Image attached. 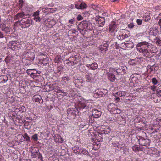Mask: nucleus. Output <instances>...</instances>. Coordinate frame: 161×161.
<instances>
[{
	"label": "nucleus",
	"mask_w": 161,
	"mask_h": 161,
	"mask_svg": "<svg viewBox=\"0 0 161 161\" xmlns=\"http://www.w3.org/2000/svg\"><path fill=\"white\" fill-rule=\"evenodd\" d=\"M149 44V42L144 41L138 43L136 46L137 51L140 53H142L143 56L146 58L152 57L155 53L151 50Z\"/></svg>",
	"instance_id": "f257e3e1"
},
{
	"label": "nucleus",
	"mask_w": 161,
	"mask_h": 161,
	"mask_svg": "<svg viewBox=\"0 0 161 161\" xmlns=\"http://www.w3.org/2000/svg\"><path fill=\"white\" fill-rule=\"evenodd\" d=\"M92 24L89 20H85L81 22L77 25V29L80 33L84 35L87 30L92 31L93 30Z\"/></svg>",
	"instance_id": "f03ea898"
},
{
	"label": "nucleus",
	"mask_w": 161,
	"mask_h": 161,
	"mask_svg": "<svg viewBox=\"0 0 161 161\" xmlns=\"http://www.w3.org/2000/svg\"><path fill=\"white\" fill-rule=\"evenodd\" d=\"M19 24L22 28H27L32 24V20L29 18H23L19 21Z\"/></svg>",
	"instance_id": "7ed1b4c3"
},
{
	"label": "nucleus",
	"mask_w": 161,
	"mask_h": 161,
	"mask_svg": "<svg viewBox=\"0 0 161 161\" xmlns=\"http://www.w3.org/2000/svg\"><path fill=\"white\" fill-rule=\"evenodd\" d=\"M31 153L32 158H35L38 157V158L42 160L43 158L42 154L39 152L38 148L35 147H32L31 150Z\"/></svg>",
	"instance_id": "20e7f679"
},
{
	"label": "nucleus",
	"mask_w": 161,
	"mask_h": 161,
	"mask_svg": "<svg viewBox=\"0 0 161 161\" xmlns=\"http://www.w3.org/2000/svg\"><path fill=\"white\" fill-rule=\"evenodd\" d=\"M78 110L76 108H69L67 110V117L69 119H73L77 113Z\"/></svg>",
	"instance_id": "39448f33"
},
{
	"label": "nucleus",
	"mask_w": 161,
	"mask_h": 161,
	"mask_svg": "<svg viewBox=\"0 0 161 161\" xmlns=\"http://www.w3.org/2000/svg\"><path fill=\"white\" fill-rule=\"evenodd\" d=\"M109 72L106 73L108 78L111 82H114L116 79V77L114 74L116 71V69L115 68H110L109 69Z\"/></svg>",
	"instance_id": "423d86ee"
},
{
	"label": "nucleus",
	"mask_w": 161,
	"mask_h": 161,
	"mask_svg": "<svg viewBox=\"0 0 161 161\" xmlns=\"http://www.w3.org/2000/svg\"><path fill=\"white\" fill-rule=\"evenodd\" d=\"M95 20L99 27H103L105 24V19L104 17L97 16L95 18Z\"/></svg>",
	"instance_id": "0eeeda50"
},
{
	"label": "nucleus",
	"mask_w": 161,
	"mask_h": 161,
	"mask_svg": "<svg viewBox=\"0 0 161 161\" xmlns=\"http://www.w3.org/2000/svg\"><path fill=\"white\" fill-rule=\"evenodd\" d=\"M110 42L107 41L103 43L99 47V49L102 53V52H106L108 50Z\"/></svg>",
	"instance_id": "6e6552de"
},
{
	"label": "nucleus",
	"mask_w": 161,
	"mask_h": 161,
	"mask_svg": "<svg viewBox=\"0 0 161 161\" xmlns=\"http://www.w3.org/2000/svg\"><path fill=\"white\" fill-rule=\"evenodd\" d=\"M139 144L142 146H148L150 145L151 141L147 139H144L142 137L139 140Z\"/></svg>",
	"instance_id": "1a4fd4ad"
},
{
	"label": "nucleus",
	"mask_w": 161,
	"mask_h": 161,
	"mask_svg": "<svg viewBox=\"0 0 161 161\" xmlns=\"http://www.w3.org/2000/svg\"><path fill=\"white\" fill-rule=\"evenodd\" d=\"M29 16V14H25L24 12L21 13H18L15 16V19L18 20L17 22L19 23V21L20 20L21 18H25V17H27Z\"/></svg>",
	"instance_id": "9d476101"
},
{
	"label": "nucleus",
	"mask_w": 161,
	"mask_h": 161,
	"mask_svg": "<svg viewBox=\"0 0 161 161\" xmlns=\"http://www.w3.org/2000/svg\"><path fill=\"white\" fill-rule=\"evenodd\" d=\"M127 68L126 66H120L119 68L116 69V71L117 73V75H124L126 73V69Z\"/></svg>",
	"instance_id": "9b49d317"
},
{
	"label": "nucleus",
	"mask_w": 161,
	"mask_h": 161,
	"mask_svg": "<svg viewBox=\"0 0 161 161\" xmlns=\"http://www.w3.org/2000/svg\"><path fill=\"white\" fill-rule=\"evenodd\" d=\"M18 42L17 41H12L8 44V46L13 50H14L18 48V47L16 45Z\"/></svg>",
	"instance_id": "f8f14e48"
},
{
	"label": "nucleus",
	"mask_w": 161,
	"mask_h": 161,
	"mask_svg": "<svg viewBox=\"0 0 161 161\" xmlns=\"http://www.w3.org/2000/svg\"><path fill=\"white\" fill-rule=\"evenodd\" d=\"M117 106L113 103H111L108 105L107 107V109L112 113L113 114V112L115 111Z\"/></svg>",
	"instance_id": "ddd939ff"
},
{
	"label": "nucleus",
	"mask_w": 161,
	"mask_h": 161,
	"mask_svg": "<svg viewBox=\"0 0 161 161\" xmlns=\"http://www.w3.org/2000/svg\"><path fill=\"white\" fill-rule=\"evenodd\" d=\"M93 59L92 58L86 57L84 61V64L88 68H89L90 64L93 62Z\"/></svg>",
	"instance_id": "4468645a"
},
{
	"label": "nucleus",
	"mask_w": 161,
	"mask_h": 161,
	"mask_svg": "<svg viewBox=\"0 0 161 161\" xmlns=\"http://www.w3.org/2000/svg\"><path fill=\"white\" fill-rule=\"evenodd\" d=\"M34 53H31V57H29L28 58L26 57L27 58L25 59L26 61L25 62V63L26 64V65H29L33 62L34 59Z\"/></svg>",
	"instance_id": "2eb2a0df"
},
{
	"label": "nucleus",
	"mask_w": 161,
	"mask_h": 161,
	"mask_svg": "<svg viewBox=\"0 0 161 161\" xmlns=\"http://www.w3.org/2000/svg\"><path fill=\"white\" fill-rule=\"evenodd\" d=\"M33 100L36 102H39L40 103H43V100L39 95H34L33 97Z\"/></svg>",
	"instance_id": "dca6fc26"
},
{
	"label": "nucleus",
	"mask_w": 161,
	"mask_h": 161,
	"mask_svg": "<svg viewBox=\"0 0 161 161\" xmlns=\"http://www.w3.org/2000/svg\"><path fill=\"white\" fill-rule=\"evenodd\" d=\"M101 112L97 109H94L92 110V115L95 118L99 117L101 115Z\"/></svg>",
	"instance_id": "f3484780"
},
{
	"label": "nucleus",
	"mask_w": 161,
	"mask_h": 161,
	"mask_svg": "<svg viewBox=\"0 0 161 161\" xmlns=\"http://www.w3.org/2000/svg\"><path fill=\"white\" fill-rule=\"evenodd\" d=\"M117 28V25L115 24V22H113L109 25V30L111 32H113Z\"/></svg>",
	"instance_id": "a211bd4d"
},
{
	"label": "nucleus",
	"mask_w": 161,
	"mask_h": 161,
	"mask_svg": "<svg viewBox=\"0 0 161 161\" xmlns=\"http://www.w3.org/2000/svg\"><path fill=\"white\" fill-rule=\"evenodd\" d=\"M72 58L70 60L71 65L75 64L78 62L79 58L76 57V55L71 56Z\"/></svg>",
	"instance_id": "6ab92c4d"
},
{
	"label": "nucleus",
	"mask_w": 161,
	"mask_h": 161,
	"mask_svg": "<svg viewBox=\"0 0 161 161\" xmlns=\"http://www.w3.org/2000/svg\"><path fill=\"white\" fill-rule=\"evenodd\" d=\"M73 82L75 85V86H77L80 84L82 85V84L83 83V80L82 79H76L73 81Z\"/></svg>",
	"instance_id": "aec40b11"
},
{
	"label": "nucleus",
	"mask_w": 161,
	"mask_h": 161,
	"mask_svg": "<svg viewBox=\"0 0 161 161\" xmlns=\"http://www.w3.org/2000/svg\"><path fill=\"white\" fill-rule=\"evenodd\" d=\"M132 148L134 151H142L143 150V147H140L138 145H135L132 147Z\"/></svg>",
	"instance_id": "412c9836"
},
{
	"label": "nucleus",
	"mask_w": 161,
	"mask_h": 161,
	"mask_svg": "<svg viewBox=\"0 0 161 161\" xmlns=\"http://www.w3.org/2000/svg\"><path fill=\"white\" fill-rule=\"evenodd\" d=\"M79 106L80 110L87 109L88 108L86 103L85 102H80Z\"/></svg>",
	"instance_id": "4be33fe9"
},
{
	"label": "nucleus",
	"mask_w": 161,
	"mask_h": 161,
	"mask_svg": "<svg viewBox=\"0 0 161 161\" xmlns=\"http://www.w3.org/2000/svg\"><path fill=\"white\" fill-rule=\"evenodd\" d=\"M103 96L100 90H97L95 91L94 94V97L96 98L102 97Z\"/></svg>",
	"instance_id": "5701e85b"
},
{
	"label": "nucleus",
	"mask_w": 161,
	"mask_h": 161,
	"mask_svg": "<svg viewBox=\"0 0 161 161\" xmlns=\"http://www.w3.org/2000/svg\"><path fill=\"white\" fill-rule=\"evenodd\" d=\"M98 67L97 64L95 62L93 63V62L90 64L89 69L92 70H95L97 69Z\"/></svg>",
	"instance_id": "b1692460"
},
{
	"label": "nucleus",
	"mask_w": 161,
	"mask_h": 161,
	"mask_svg": "<svg viewBox=\"0 0 161 161\" xmlns=\"http://www.w3.org/2000/svg\"><path fill=\"white\" fill-rule=\"evenodd\" d=\"M111 131V130L109 128H107L106 129H105L104 130H101L99 134L101 135L104 134H108Z\"/></svg>",
	"instance_id": "393cba45"
},
{
	"label": "nucleus",
	"mask_w": 161,
	"mask_h": 161,
	"mask_svg": "<svg viewBox=\"0 0 161 161\" xmlns=\"http://www.w3.org/2000/svg\"><path fill=\"white\" fill-rule=\"evenodd\" d=\"M54 84H53L52 85H47L46 86V89L47 90V91H51L54 89Z\"/></svg>",
	"instance_id": "a878e982"
},
{
	"label": "nucleus",
	"mask_w": 161,
	"mask_h": 161,
	"mask_svg": "<svg viewBox=\"0 0 161 161\" xmlns=\"http://www.w3.org/2000/svg\"><path fill=\"white\" fill-rule=\"evenodd\" d=\"M0 79L2 80L1 82H3L4 83L6 82L8 80L7 76L6 75H3L0 76Z\"/></svg>",
	"instance_id": "bb28decb"
},
{
	"label": "nucleus",
	"mask_w": 161,
	"mask_h": 161,
	"mask_svg": "<svg viewBox=\"0 0 161 161\" xmlns=\"http://www.w3.org/2000/svg\"><path fill=\"white\" fill-rule=\"evenodd\" d=\"M33 70L28 69L27 70V73L29 75H30L31 77L32 78H34V75L36 74V73H34V72H32V71Z\"/></svg>",
	"instance_id": "cd10ccee"
},
{
	"label": "nucleus",
	"mask_w": 161,
	"mask_h": 161,
	"mask_svg": "<svg viewBox=\"0 0 161 161\" xmlns=\"http://www.w3.org/2000/svg\"><path fill=\"white\" fill-rule=\"evenodd\" d=\"M126 92L125 91H119L117 93V95L120 97L125 96L126 95Z\"/></svg>",
	"instance_id": "c85d7f7f"
},
{
	"label": "nucleus",
	"mask_w": 161,
	"mask_h": 161,
	"mask_svg": "<svg viewBox=\"0 0 161 161\" xmlns=\"http://www.w3.org/2000/svg\"><path fill=\"white\" fill-rule=\"evenodd\" d=\"M48 62V58L46 57V58H44L41 61V62L44 65H46Z\"/></svg>",
	"instance_id": "c756f323"
},
{
	"label": "nucleus",
	"mask_w": 161,
	"mask_h": 161,
	"mask_svg": "<svg viewBox=\"0 0 161 161\" xmlns=\"http://www.w3.org/2000/svg\"><path fill=\"white\" fill-rule=\"evenodd\" d=\"M53 9V8H43L42 9V11L46 13H48L49 12H52L51 10Z\"/></svg>",
	"instance_id": "7c9ffc66"
},
{
	"label": "nucleus",
	"mask_w": 161,
	"mask_h": 161,
	"mask_svg": "<svg viewBox=\"0 0 161 161\" xmlns=\"http://www.w3.org/2000/svg\"><path fill=\"white\" fill-rule=\"evenodd\" d=\"M80 148H79L78 146H75V147L73 148V150L74 151H75V153H78V154H79V153H80V151H81V149H80Z\"/></svg>",
	"instance_id": "2f4dec72"
},
{
	"label": "nucleus",
	"mask_w": 161,
	"mask_h": 161,
	"mask_svg": "<svg viewBox=\"0 0 161 161\" xmlns=\"http://www.w3.org/2000/svg\"><path fill=\"white\" fill-rule=\"evenodd\" d=\"M138 62V61H137L136 59L130 60L128 62L129 64L131 65H134L137 63Z\"/></svg>",
	"instance_id": "473e14b6"
},
{
	"label": "nucleus",
	"mask_w": 161,
	"mask_h": 161,
	"mask_svg": "<svg viewBox=\"0 0 161 161\" xmlns=\"http://www.w3.org/2000/svg\"><path fill=\"white\" fill-rule=\"evenodd\" d=\"M94 118H95V117H94V116L92 114V115L89 116V118L87 119V120L90 123H92L94 121Z\"/></svg>",
	"instance_id": "72a5a7b5"
},
{
	"label": "nucleus",
	"mask_w": 161,
	"mask_h": 161,
	"mask_svg": "<svg viewBox=\"0 0 161 161\" xmlns=\"http://www.w3.org/2000/svg\"><path fill=\"white\" fill-rule=\"evenodd\" d=\"M20 136H23L24 139H25V140L27 142H30V137L28 136V134L27 133H25L24 134V135H20Z\"/></svg>",
	"instance_id": "f704fd0d"
},
{
	"label": "nucleus",
	"mask_w": 161,
	"mask_h": 161,
	"mask_svg": "<svg viewBox=\"0 0 161 161\" xmlns=\"http://www.w3.org/2000/svg\"><path fill=\"white\" fill-rule=\"evenodd\" d=\"M89 154L88 152V151L85 149H83L81 150L80 153H79L80 154H82L84 155H88Z\"/></svg>",
	"instance_id": "c9c22d12"
},
{
	"label": "nucleus",
	"mask_w": 161,
	"mask_h": 161,
	"mask_svg": "<svg viewBox=\"0 0 161 161\" xmlns=\"http://www.w3.org/2000/svg\"><path fill=\"white\" fill-rule=\"evenodd\" d=\"M156 94L161 97V86L158 87L156 90Z\"/></svg>",
	"instance_id": "e433bc0d"
},
{
	"label": "nucleus",
	"mask_w": 161,
	"mask_h": 161,
	"mask_svg": "<svg viewBox=\"0 0 161 161\" xmlns=\"http://www.w3.org/2000/svg\"><path fill=\"white\" fill-rule=\"evenodd\" d=\"M154 66V65L153 66H151L150 65H149L147 66V71H148L149 70V72H151V71L153 70V67Z\"/></svg>",
	"instance_id": "4c0bfd02"
},
{
	"label": "nucleus",
	"mask_w": 161,
	"mask_h": 161,
	"mask_svg": "<svg viewBox=\"0 0 161 161\" xmlns=\"http://www.w3.org/2000/svg\"><path fill=\"white\" fill-rule=\"evenodd\" d=\"M86 5L84 3H81L79 5V7L80 8V9H85L86 8Z\"/></svg>",
	"instance_id": "58836bf2"
},
{
	"label": "nucleus",
	"mask_w": 161,
	"mask_h": 161,
	"mask_svg": "<svg viewBox=\"0 0 161 161\" xmlns=\"http://www.w3.org/2000/svg\"><path fill=\"white\" fill-rule=\"evenodd\" d=\"M143 19L146 22H147L150 19V16L149 15H144L143 16Z\"/></svg>",
	"instance_id": "ea45409f"
},
{
	"label": "nucleus",
	"mask_w": 161,
	"mask_h": 161,
	"mask_svg": "<svg viewBox=\"0 0 161 161\" xmlns=\"http://www.w3.org/2000/svg\"><path fill=\"white\" fill-rule=\"evenodd\" d=\"M152 82L154 85H157L158 83L157 80L155 78H153L151 79Z\"/></svg>",
	"instance_id": "a19ab883"
},
{
	"label": "nucleus",
	"mask_w": 161,
	"mask_h": 161,
	"mask_svg": "<svg viewBox=\"0 0 161 161\" xmlns=\"http://www.w3.org/2000/svg\"><path fill=\"white\" fill-rule=\"evenodd\" d=\"M101 93L102 94L103 96V95H105L108 92V91L106 89H102L101 90H100Z\"/></svg>",
	"instance_id": "79ce46f5"
},
{
	"label": "nucleus",
	"mask_w": 161,
	"mask_h": 161,
	"mask_svg": "<svg viewBox=\"0 0 161 161\" xmlns=\"http://www.w3.org/2000/svg\"><path fill=\"white\" fill-rule=\"evenodd\" d=\"M32 138L35 141H37L38 139L37 134H35L33 135L32 136Z\"/></svg>",
	"instance_id": "37998d69"
},
{
	"label": "nucleus",
	"mask_w": 161,
	"mask_h": 161,
	"mask_svg": "<svg viewBox=\"0 0 161 161\" xmlns=\"http://www.w3.org/2000/svg\"><path fill=\"white\" fill-rule=\"evenodd\" d=\"M26 108L24 106H22L19 108V110L21 112L24 113L26 111Z\"/></svg>",
	"instance_id": "c03bdc74"
},
{
	"label": "nucleus",
	"mask_w": 161,
	"mask_h": 161,
	"mask_svg": "<svg viewBox=\"0 0 161 161\" xmlns=\"http://www.w3.org/2000/svg\"><path fill=\"white\" fill-rule=\"evenodd\" d=\"M58 92L63 93V96H66L68 94L66 92H64V90H58Z\"/></svg>",
	"instance_id": "a18cd8bd"
},
{
	"label": "nucleus",
	"mask_w": 161,
	"mask_h": 161,
	"mask_svg": "<svg viewBox=\"0 0 161 161\" xmlns=\"http://www.w3.org/2000/svg\"><path fill=\"white\" fill-rule=\"evenodd\" d=\"M86 81L87 82H91L92 80V77L90 75H86Z\"/></svg>",
	"instance_id": "49530a36"
},
{
	"label": "nucleus",
	"mask_w": 161,
	"mask_h": 161,
	"mask_svg": "<svg viewBox=\"0 0 161 161\" xmlns=\"http://www.w3.org/2000/svg\"><path fill=\"white\" fill-rule=\"evenodd\" d=\"M156 43L157 44H161V40L158 37H156L155 38Z\"/></svg>",
	"instance_id": "de8ad7c7"
},
{
	"label": "nucleus",
	"mask_w": 161,
	"mask_h": 161,
	"mask_svg": "<svg viewBox=\"0 0 161 161\" xmlns=\"http://www.w3.org/2000/svg\"><path fill=\"white\" fill-rule=\"evenodd\" d=\"M62 80L65 82L68 81L70 80L69 77L67 76L63 77L62 78Z\"/></svg>",
	"instance_id": "09e8293b"
},
{
	"label": "nucleus",
	"mask_w": 161,
	"mask_h": 161,
	"mask_svg": "<svg viewBox=\"0 0 161 161\" xmlns=\"http://www.w3.org/2000/svg\"><path fill=\"white\" fill-rule=\"evenodd\" d=\"M122 149L123 150V153L124 154H127V152L128 149H127L126 147L124 146L122 148Z\"/></svg>",
	"instance_id": "8fccbe9b"
},
{
	"label": "nucleus",
	"mask_w": 161,
	"mask_h": 161,
	"mask_svg": "<svg viewBox=\"0 0 161 161\" xmlns=\"http://www.w3.org/2000/svg\"><path fill=\"white\" fill-rule=\"evenodd\" d=\"M75 30H69L68 32V35L69 36V34H75Z\"/></svg>",
	"instance_id": "3c124183"
},
{
	"label": "nucleus",
	"mask_w": 161,
	"mask_h": 161,
	"mask_svg": "<svg viewBox=\"0 0 161 161\" xmlns=\"http://www.w3.org/2000/svg\"><path fill=\"white\" fill-rule=\"evenodd\" d=\"M121 112V110L117 107L115 111L113 112V114H120Z\"/></svg>",
	"instance_id": "603ef678"
},
{
	"label": "nucleus",
	"mask_w": 161,
	"mask_h": 161,
	"mask_svg": "<svg viewBox=\"0 0 161 161\" xmlns=\"http://www.w3.org/2000/svg\"><path fill=\"white\" fill-rule=\"evenodd\" d=\"M33 19L36 22H40L41 21V18L39 16L34 17Z\"/></svg>",
	"instance_id": "864d4df0"
},
{
	"label": "nucleus",
	"mask_w": 161,
	"mask_h": 161,
	"mask_svg": "<svg viewBox=\"0 0 161 161\" xmlns=\"http://www.w3.org/2000/svg\"><path fill=\"white\" fill-rule=\"evenodd\" d=\"M117 38L119 40H122L124 39V37L122 35H121L119 34L117 36Z\"/></svg>",
	"instance_id": "5fc2aeb1"
},
{
	"label": "nucleus",
	"mask_w": 161,
	"mask_h": 161,
	"mask_svg": "<svg viewBox=\"0 0 161 161\" xmlns=\"http://www.w3.org/2000/svg\"><path fill=\"white\" fill-rule=\"evenodd\" d=\"M124 147V145L122 144H120V143H118L117 147L119 148H122Z\"/></svg>",
	"instance_id": "6e6d98bb"
},
{
	"label": "nucleus",
	"mask_w": 161,
	"mask_h": 161,
	"mask_svg": "<svg viewBox=\"0 0 161 161\" xmlns=\"http://www.w3.org/2000/svg\"><path fill=\"white\" fill-rule=\"evenodd\" d=\"M83 19V17L80 15H79L77 17V19L78 21L82 20Z\"/></svg>",
	"instance_id": "4d7b16f0"
},
{
	"label": "nucleus",
	"mask_w": 161,
	"mask_h": 161,
	"mask_svg": "<svg viewBox=\"0 0 161 161\" xmlns=\"http://www.w3.org/2000/svg\"><path fill=\"white\" fill-rule=\"evenodd\" d=\"M10 61V59L7 56L5 59V61L6 64L8 63Z\"/></svg>",
	"instance_id": "13d9d810"
},
{
	"label": "nucleus",
	"mask_w": 161,
	"mask_h": 161,
	"mask_svg": "<svg viewBox=\"0 0 161 161\" xmlns=\"http://www.w3.org/2000/svg\"><path fill=\"white\" fill-rule=\"evenodd\" d=\"M39 11L38 10L36 11V12H35L34 13L33 16L34 17L38 16V15H39Z\"/></svg>",
	"instance_id": "bf43d9fd"
},
{
	"label": "nucleus",
	"mask_w": 161,
	"mask_h": 161,
	"mask_svg": "<svg viewBox=\"0 0 161 161\" xmlns=\"http://www.w3.org/2000/svg\"><path fill=\"white\" fill-rule=\"evenodd\" d=\"M136 22L138 25H140L142 24V20L141 19H137Z\"/></svg>",
	"instance_id": "052dcab7"
},
{
	"label": "nucleus",
	"mask_w": 161,
	"mask_h": 161,
	"mask_svg": "<svg viewBox=\"0 0 161 161\" xmlns=\"http://www.w3.org/2000/svg\"><path fill=\"white\" fill-rule=\"evenodd\" d=\"M157 121L158 122V124L160 126H161V118H158L157 119Z\"/></svg>",
	"instance_id": "680f3d73"
},
{
	"label": "nucleus",
	"mask_w": 161,
	"mask_h": 161,
	"mask_svg": "<svg viewBox=\"0 0 161 161\" xmlns=\"http://www.w3.org/2000/svg\"><path fill=\"white\" fill-rule=\"evenodd\" d=\"M134 26V25L132 23H131L130 24H129L128 25V27L130 28H132Z\"/></svg>",
	"instance_id": "e2e57ef3"
},
{
	"label": "nucleus",
	"mask_w": 161,
	"mask_h": 161,
	"mask_svg": "<svg viewBox=\"0 0 161 161\" xmlns=\"http://www.w3.org/2000/svg\"><path fill=\"white\" fill-rule=\"evenodd\" d=\"M75 7L76 8H77L78 9H80V8H79V5L78 3H75Z\"/></svg>",
	"instance_id": "0e129e2a"
},
{
	"label": "nucleus",
	"mask_w": 161,
	"mask_h": 161,
	"mask_svg": "<svg viewBox=\"0 0 161 161\" xmlns=\"http://www.w3.org/2000/svg\"><path fill=\"white\" fill-rule=\"evenodd\" d=\"M24 125L25 126H27V127H29L28 126L29 125V123L25 121H24Z\"/></svg>",
	"instance_id": "69168bd1"
},
{
	"label": "nucleus",
	"mask_w": 161,
	"mask_h": 161,
	"mask_svg": "<svg viewBox=\"0 0 161 161\" xmlns=\"http://www.w3.org/2000/svg\"><path fill=\"white\" fill-rule=\"evenodd\" d=\"M151 90H152L153 91H155L156 90V87L154 86H151Z\"/></svg>",
	"instance_id": "338daca9"
},
{
	"label": "nucleus",
	"mask_w": 161,
	"mask_h": 161,
	"mask_svg": "<svg viewBox=\"0 0 161 161\" xmlns=\"http://www.w3.org/2000/svg\"><path fill=\"white\" fill-rule=\"evenodd\" d=\"M71 58H71V56L69 58L66 59V61H69L67 63V64L71 63H70V60Z\"/></svg>",
	"instance_id": "774afa93"
}]
</instances>
